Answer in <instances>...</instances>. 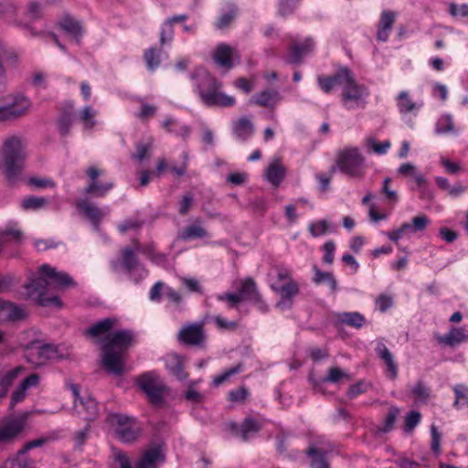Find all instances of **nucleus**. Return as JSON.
Wrapping results in <instances>:
<instances>
[{
  "label": "nucleus",
  "instance_id": "9d476101",
  "mask_svg": "<svg viewBox=\"0 0 468 468\" xmlns=\"http://www.w3.org/2000/svg\"><path fill=\"white\" fill-rule=\"evenodd\" d=\"M177 340L185 346L203 347L207 340L204 322L183 325L177 334Z\"/></svg>",
  "mask_w": 468,
  "mask_h": 468
},
{
  "label": "nucleus",
  "instance_id": "2eb2a0df",
  "mask_svg": "<svg viewBox=\"0 0 468 468\" xmlns=\"http://www.w3.org/2000/svg\"><path fill=\"white\" fill-rule=\"evenodd\" d=\"M62 358L57 346L47 344L32 346L27 354V360L37 366L43 365L48 360Z\"/></svg>",
  "mask_w": 468,
  "mask_h": 468
},
{
  "label": "nucleus",
  "instance_id": "13d9d810",
  "mask_svg": "<svg viewBox=\"0 0 468 468\" xmlns=\"http://www.w3.org/2000/svg\"><path fill=\"white\" fill-rule=\"evenodd\" d=\"M43 14V6L38 2H30L27 5V16L31 20L38 19L42 16Z\"/></svg>",
  "mask_w": 468,
  "mask_h": 468
},
{
  "label": "nucleus",
  "instance_id": "a211bd4d",
  "mask_svg": "<svg viewBox=\"0 0 468 468\" xmlns=\"http://www.w3.org/2000/svg\"><path fill=\"white\" fill-rule=\"evenodd\" d=\"M271 289L281 296V301L277 303V307L284 308L292 305V298L299 293L298 283L290 280L283 283L274 282Z\"/></svg>",
  "mask_w": 468,
  "mask_h": 468
},
{
  "label": "nucleus",
  "instance_id": "4be33fe9",
  "mask_svg": "<svg viewBox=\"0 0 468 468\" xmlns=\"http://www.w3.org/2000/svg\"><path fill=\"white\" fill-rule=\"evenodd\" d=\"M236 58V51L233 48L227 44H219L213 55L215 62L227 70L233 68V58Z\"/></svg>",
  "mask_w": 468,
  "mask_h": 468
},
{
  "label": "nucleus",
  "instance_id": "423d86ee",
  "mask_svg": "<svg viewBox=\"0 0 468 468\" xmlns=\"http://www.w3.org/2000/svg\"><path fill=\"white\" fill-rule=\"evenodd\" d=\"M342 90L341 100L346 109L365 106V99L368 95L367 89L356 82L350 70L347 73V79L345 80Z\"/></svg>",
  "mask_w": 468,
  "mask_h": 468
},
{
  "label": "nucleus",
  "instance_id": "6ab92c4d",
  "mask_svg": "<svg viewBox=\"0 0 468 468\" xmlns=\"http://www.w3.org/2000/svg\"><path fill=\"white\" fill-rule=\"evenodd\" d=\"M161 446L154 445L146 449L137 460L134 468H158L165 462Z\"/></svg>",
  "mask_w": 468,
  "mask_h": 468
},
{
  "label": "nucleus",
  "instance_id": "f257e3e1",
  "mask_svg": "<svg viewBox=\"0 0 468 468\" xmlns=\"http://www.w3.org/2000/svg\"><path fill=\"white\" fill-rule=\"evenodd\" d=\"M39 277L34 278L26 284L27 295L35 300L38 305L48 306L54 304L61 307L62 303L58 296L47 297L48 287L56 289H68L76 286L74 280L64 271H58L48 264H43L38 269Z\"/></svg>",
  "mask_w": 468,
  "mask_h": 468
},
{
  "label": "nucleus",
  "instance_id": "f03ea898",
  "mask_svg": "<svg viewBox=\"0 0 468 468\" xmlns=\"http://www.w3.org/2000/svg\"><path fill=\"white\" fill-rule=\"evenodd\" d=\"M190 79L205 105L208 107H230L235 104V98L222 92L220 90L222 83L205 69L197 68L191 73Z\"/></svg>",
  "mask_w": 468,
  "mask_h": 468
},
{
  "label": "nucleus",
  "instance_id": "dca6fc26",
  "mask_svg": "<svg viewBox=\"0 0 468 468\" xmlns=\"http://www.w3.org/2000/svg\"><path fill=\"white\" fill-rule=\"evenodd\" d=\"M75 205L79 212L90 221L94 229L100 230V225L107 215V211L83 198L78 199Z\"/></svg>",
  "mask_w": 468,
  "mask_h": 468
},
{
  "label": "nucleus",
  "instance_id": "49530a36",
  "mask_svg": "<svg viewBox=\"0 0 468 468\" xmlns=\"http://www.w3.org/2000/svg\"><path fill=\"white\" fill-rule=\"evenodd\" d=\"M122 266L128 271H132L138 264V259L130 248H125L122 250Z\"/></svg>",
  "mask_w": 468,
  "mask_h": 468
},
{
  "label": "nucleus",
  "instance_id": "0eeeda50",
  "mask_svg": "<svg viewBox=\"0 0 468 468\" xmlns=\"http://www.w3.org/2000/svg\"><path fill=\"white\" fill-rule=\"evenodd\" d=\"M108 420L114 428L117 438L124 443L134 441L141 432L136 421L126 415L112 413L109 415Z\"/></svg>",
  "mask_w": 468,
  "mask_h": 468
},
{
  "label": "nucleus",
  "instance_id": "f704fd0d",
  "mask_svg": "<svg viewBox=\"0 0 468 468\" xmlns=\"http://www.w3.org/2000/svg\"><path fill=\"white\" fill-rule=\"evenodd\" d=\"M346 377V374L340 369L339 367H331L329 369L328 375L321 379L320 381H316L312 375L309 377L310 382L313 384L314 390H319L321 383L324 382H331V383H336L338 382L342 378Z\"/></svg>",
  "mask_w": 468,
  "mask_h": 468
},
{
  "label": "nucleus",
  "instance_id": "f3484780",
  "mask_svg": "<svg viewBox=\"0 0 468 468\" xmlns=\"http://www.w3.org/2000/svg\"><path fill=\"white\" fill-rule=\"evenodd\" d=\"M134 335L130 330H118L107 335L102 345H109L112 350H125L133 344Z\"/></svg>",
  "mask_w": 468,
  "mask_h": 468
},
{
  "label": "nucleus",
  "instance_id": "8fccbe9b",
  "mask_svg": "<svg viewBox=\"0 0 468 468\" xmlns=\"http://www.w3.org/2000/svg\"><path fill=\"white\" fill-rule=\"evenodd\" d=\"M144 224V221L139 218H128L118 226V229L120 230V232L125 233L128 230L140 229Z\"/></svg>",
  "mask_w": 468,
  "mask_h": 468
},
{
  "label": "nucleus",
  "instance_id": "a18cd8bd",
  "mask_svg": "<svg viewBox=\"0 0 468 468\" xmlns=\"http://www.w3.org/2000/svg\"><path fill=\"white\" fill-rule=\"evenodd\" d=\"M242 368H243V365L241 363H239L235 367H233L226 370L222 374L215 377L213 379V384L215 386H219V385L223 384L224 382L228 381L230 378V377L241 372Z\"/></svg>",
  "mask_w": 468,
  "mask_h": 468
},
{
  "label": "nucleus",
  "instance_id": "bf43d9fd",
  "mask_svg": "<svg viewBox=\"0 0 468 468\" xmlns=\"http://www.w3.org/2000/svg\"><path fill=\"white\" fill-rule=\"evenodd\" d=\"M152 142L147 144H138L136 146V152L132 155V157L137 161H143L147 157V154L152 150Z\"/></svg>",
  "mask_w": 468,
  "mask_h": 468
},
{
  "label": "nucleus",
  "instance_id": "58836bf2",
  "mask_svg": "<svg viewBox=\"0 0 468 468\" xmlns=\"http://www.w3.org/2000/svg\"><path fill=\"white\" fill-rule=\"evenodd\" d=\"M160 53L161 50H157L155 48H151L145 50L144 58L147 68L150 70H154L159 67L161 63Z\"/></svg>",
  "mask_w": 468,
  "mask_h": 468
},
{
  "label": "nucleus",
  "instance_id": "bb28decb",
  "mask_svg": "<svg viewBox=\"0 0 468 468\" xmlns=\"http://www.w3.org/2000/svg\"><path fill=\"white\" fill-rule=\"evenodd\" d=\"M376 352L386 365L388 378L395 379L398 377V365L394 360L392 353L382 342L378 343Z\"/></svg>",
  "mask_w": 468,
  "mask_h": 468
},
{
  "label": "nucleus",
  "instance_id": "412c9836",
  "mask_svg": "<svg viewBox=\"0 0 468 468\" xmlns=\"http://www.w3.org/2000/svg\"><path fill=\"white\" fill-rule=\"evenodd\" d=\"M396 17L397 13L391 10H384L381 13L377 32V39L378 41L386 42L388 39Z\"/></svg>",
  "mask_w": 468,
  "mask_h": 468
},
{
  "label": "nucleus",
  "instance_id": "052dcab7",
  "mask_svg": "<svg viewBox=\"0 0 468 468\" xmlns=\"http://www.w3.org/2000/svg\"><path fill=\"white\" fill-rule=\"evenodd\" d=\"M300 0H280L279 1V14L282 16H285L289 14H291L297 3L299 2Z\"/></svg>",
  "mask_w": 468,
  "mask_h": 468
},
{
  "label": "nucleus",
  "instance_id": "f8f14e48",
  "mask_svg": "<svg viewBox=\"0 0 468 468\" xmlns=\"http://www.w3.org/2000/svg\"><path fill=\"white\" fill-rule=\"evenodd\" d=\"M101 364L109 372L120 376L124 372V353L122 350H112L109 345H102Z\"/></svg>",
  "mask_w": 468,
  "mask_h": 468
},
{
  "label": "nucleus",
  "instance_id": "de8ad7c7",
  "mask_svg": "<svg viewBox=\"0 0 468 468\" xmlns=\"http://www.w3.org/2000/svg\"><path fill=\"white\" fill-rule=\"evenodd\" d=\"M24 316L25 312L23 309L10 302H7L6 311L5 314V320L17 321L24 318Z\"/></svg>",
  "mask_w": 468,
  "mask_h": 468
},
{
  "label": "nucleus",
  "instance_id": "c85d7f7f",
  "mask_svg": "<svg viewBox=\"0 0 468 468\" xmlns=\"http://www.w3.org/2000/svg\"><path fill=\"white\" fill-rule=\"evenodd\" d=\"M208 236L207 229L202 226L200 218L195 219L190 225L186 226L178 233V239L190 240L195 239H203Z\"/></svg>",
  "mask_w": 468,
  "mask_h": 468
},
{
  "label": "nucleus",
  "instance_id": "20e7f679",
  "mask_svg": "<svg viewBox=\"0 0 468 468\" xmlns=\"http://www.w3.org/2000/svg\"><path fill=\"white\" fill-rule=\"evenodd\" d=\"M5 104L0 105V122L20 119L30 112L32 102L21 94H10L3 98Z\"/></svg>",
  "mask_w": 468,
  "mask_h": 468
},
{
  "label": "nucleus",
  "instance_id": "603ef678",
  "mask_svg": "<svg viewBox=\"0 0 468 468\" xmlns=\"http://www.w3.org/2000/svg\"><path fill=\"white\" fill-rule=\"evenodd\" d=\"M454 130V123L452 121V116L445 115L442 116L436 126V133H447L450 132H453Z\"/></svg>",
  "mask_w": 468,
  "mask_h": 468
},
{
  "label": "nucleus",
  "instance_id": "72a5a7b5",
  "mask_svg": "<svg viewBox=\"0 0 468 468\" xmlns=\"http://www.w3.org/2000/svg\"><path fill=\"white\" fill-rule=\"evenodd\" d=\"M117 319L113 317L104 318L87 330V334L90 336H100L106 333H109L116 324Z\"/></svg>",
  "mask_w": 468,
  "mask_h": 468
},
{
  "label": "nucleus",
  "instance_id": "c756f323",
  "mask_svg": "<svg viewBox=\"0 0 468 468\" xmlns=\"http://www.w3.org/2000/svg\"><path fill=\"white\" fill-rule=\"evenodd\" d=\"M280 101L281 96L279 91L276 90L268 89L254 95L250 99V103H254L262 107H271L273 109Z\"/></svg>",
  "mask_w": 468,
  "mask_h": 468
},
{
  "label": "nucleus",
  "instance_id": "37998d69",
  "mask_svg": "<svg viewBox=\"0 0 468 468\" xmlns=\"http://www.w3.org/2000/svg\"><path fill=\"white\" fill-rule=\"evenodd\" d=\"M22 370H23V367H16V368H13V369L7 371L5 374H4L0 378V385L5 388L4 392L1 396L5 395L7 388L18 377V375L22 372Z\"/></svg>",
  "mask_w": 468,
  "mask_h": 468
},
{
  "label": "nucleus",
  "instance_id": "7ed1b4c3",
  "mask_svg": "<svg viewBox=\"0 0 468 468\" xmlns=\"http://www.w3.org/2000/svg\"><path fill=\"white\" fill-rule=\"evenodd\" d=\"M25 158L24 146L20 137L9 136L3 144L0 151V169L8 177L17 175Z\"/></svg>",
  "mask_w": 468,
  "mask_h": 468
},
{
  "label": "nucleus",
  "instance_id": "6e6d98bb",
  "mask_svg": "<svg viewBox=\"0 0 468 468\" xmlns=\"http://www.w3.org/2000/svg\"><path fill=\"white\" fill-rule=\"evenodd\" d=\"M309 230H310V233L312 234V236L319 237L327 232L328 223L326 220H324V219L313 222L309 226Z\"/></svg>",
  "mask_w": 468,
  "mask_h": 468
},
{
  "label": "nucleus",
  "instance_id": "cd10ccee",
  "mask_svg": "<svg viewBox=\"0 0 468 468\" xmlns=\"http://www.w3.org/2000/svg\"><path fill=\"white\" fill-rule=\"evenodd\" d=\"M232 132L239 141L249 140L254 133V125L246 116L240 117L232 123Z\"/></svg>",
  "mask_w": 468,
  "mask_h": 468
},
{
  "label": "nucleus",
  "instance_id": "c9c22d12",
  "mask_svg": "<svg viewBox=\"0 0 468 468\" xmlns=\"http://www.w3.org/2000/svg\"><path fill=\"white\" fill-rule=\"evenodd\" d=\"M97 111L91 106H85L79 113V119L82 122L84 129L91 130L96 125L95 117Z\"/></svg>",
  "mask_w": 468,
  "mask_h": 468
},
{
  "label": "nucleus",
  "instance_id": "c03bdc74",
  "mask_svg": "<svg viewBox=\"0 0 468 468\" xmlns=\"http://www.w3.org/2000/svg\"><path fill=\"white\" fill-rule=\"evenodd\" d=\"M314 281L316 283L327 282L330 285L332 291L335 292L336 290L337 282L331 272L322 271L318 269H315Z\"/></svg>",
  "mask_w": 468,
  "mask_h": 468
},
{
  "label": "nucleus",
  "instance_id": "79ce46f5",
  "mask_svg": "<svg viewBox=\"0 0 468 468\" xmlns=\"http://www.w3.org/2000/svg\"><path fill=\"white\" fill-rule=\"evenodd\" d=\"M398 107L401 113H408L416 108V104L411 101L407 91H401L398 96Z\"/></svg>",
  "mask_w": 468,
  "mask_h": 468
},
{
  "label": "nucleus",
  "instance_id": "680f3d73",
  "mask_svg": "<svg viewBox=\"0 0 468 468\" xmlns=\"http://www.w3.org/2000/svg\"><path fill=\"white\" fill-rule=\"evenodd\" d=\"M411 223L414 232L423 231L430 224V219L426 215L421 214L414 217Z\"/></svg>",
  "mask_w": 468,
  "mask_h": 468
},
{
  "label": "nucleus",
  "instance_id": "a19ab883",
  "mask_svg": "<svg viewBox=\"0 0 468 468\" xmlns=\"http://www.w3.org/2000/svg\"><path fill=\"white\" fill-rule=\"evenodd\" d=\"M238 10L235 6H231L226 13L222 14L217 23L216 27L218 29H225L230 26L237 16Z\"/></svg>",
  "mask_w": 468,
  "mask_h": 468
},
{
  "label": "nucleus",
  "instance_id": "7c9ffc66",
  "mask_svg": "<svg viewBox=\"0 0 468 468\" xmlns=\"http://www.w3.org/2000/svg\"><path fill=\"white\" fill-rule=\"evenodd\" d=\"M75 409L87 420H92L98 416V406L90 396H86L80 402L75 403Z\"/></svg>",
  "mask_w": 468,
  "mask_h": 468
},
{
  "label": "nucleus",
  "instance_id": "2f4dec72",
  "mask_svg": "<svg viewBox=\"0 0 468 468\" xmlns=\"http://www.w3.org/2000/svg\"><path fill=\"white\" fill-rule=\"evenodd\" d=\"M285 168L279 159L273 160L265 171L266 179L274 186H280L285 176Z\"/></svg>",
  "mask_w": 468,
  "mask_h": 468
},
{
  "label": "nucleus",
  "instance_id": "4468645a",
  "mask_svg": "<svg viewBox=\"0 0 468 468\" xmlns=\"http://www.w3.org/2000/svg\"><path fill=\"white\" fill-rule=\"evenodd\" d=\"M238 292L242 302H251L261 311H267V304L263 301L260 292L258 291L257 284L251 277H247L240 281V286Z\"/></svg>",
  "mask_w": 468,
  "mask_h": 468
},
{
  "label": "nucleus",
  "instance_id": "864d4df0",
  "mask_svg": "<svg viewBox=\"0 0 468 468\" xmlns=\"http://www.w3.org/2000/svg\"><path fill=\"white\" fill-rule=\"evenodd\" d=\"M421 415L419 411L412 410L405 417L404 431L406 432L411 431L420 421Z\"/></svg>",
  "mask_w": 468,
  "mask_h": 468
},
{
  "label": "nucleus",
  "instance_id": "4c0bfd02",
  "mask_svg": "<svg viewBox=\"0 0 468 468\" xmlns=\"http://www.w3.org/2000/svg\"><path fill=\"white\" fill-rule=\"evenodd\" d=\"M136 101L141 103L140 111L135 113V116L139 120L145 122L157 112V107L155 105L145 102L142 98H136Z\"/></svg>",
  "mask_w": 468,
  "mask_h": 468
},
{
  "label": "nucleus",
  "instance_id": "0e129e2a",
  "mask_svg": "<svg viewBox=\"0 0 468 468\" xmlns=\"http://www.w3.org/2000/svg\"><path fill=\"white\" fill-rule=\"evenodd\" d=\"M390 182L391 179L389 177H386L383 181V186L381 191L382 194L385 195V197L388 202L396 203L398 201V194L396 191L390 189Z\"/></svg>",
  "mask_w": 468,
  "mask_h": 468
},
{
  "label": "nucleus",
  "instance_id": "774afa93",
  "mask_svg": "<svg viewBox=\"0 0 468 468\" xmlns=\"http://www.w3.org/2000/svg\"><path fill=\"white\" fill-rule=\"evenodd\" d=\"M218 300L228 302L231 307H237L242 301L239 292H228L218 296Z\"/></svg>",
  "mask_w": 468,
  "mask_h": 468
},
{
  "label": "nucleus",
  "instance_id": "e433bc0d",
  "mask_svg": "<svg viewBox=\"0 0 468 468\" xmlns=\"http://www.w3.org/2000/svg\"><path fill=\"white\" fill-rule=\"evenodd\" d=\"M60 27L76 38L81 36V27L80 23L69 16H65L61 20Z\"/></svg>",
  "mask_w": 468,
  "mask_h": 468
},
{
  "label": "nucleus",
  "instance_id": "5fc2aeb1",
  "mask_svg": "<svg viewBox=\"0 0 468 468\" xmlns=\"http://www.w3.org/2000/svg\"><path fill=\"white\" fill-rule=\"evenodd\" d=\"M414 398L420 401L425 402L429 398V388L422 381H419L412 388Z\"/></svg>",
  "mask_w": 468,
  "mask_h": 468
},
{
  "label": "nucleus",
  "instance_id": "5701e85b",
  "mask_svg": "<svg viewBox=\"0 0 468 468\" xmlns=\"http://www.w3.org/2000/svg\"><path fill=\"white\" fill-rule=\"evenodd\" d=\"M435 339L441 345L454 346L468 340V331L462 327H452L444 335H435Z\"/></svg>",
  "mask_w": 468,
  "mask_h": 468
},
{
  "label": "nucleus",
  "instance_id": "473e14b6",
  "mask_svg": "<svg viewBox=\"0 0 468 468\" xmlns=\"http://www.w3.org/2000/svg\"><path fill=\"white\" fill-rule=\"evenodd\" d=\"M337 321L356 329L361 328L366 324L364 315L357 312L341 313L337 315Z\"/></svg>",
  "mask_w": 468,
  "mask_h": 468
},
{
  "label": "nucleus",
  "instance_id": "338daca9",
  "mask_svg": "<svg viewBox=\"0 0 468 468\" xmlns=\"http://www.w3.org/2000/svg\"><path fill=\"white\" fill-rule=\"evenodd\" d=\"M449 13L454 17H456V16L466 17V16H468V5L463 4L461 5H458L454 3H451L449 5Z\"/></svg>",
  "mask_w": 468,
  "mask_h": 468
},
{
  "label": "nucleus",
  "instance_id": "1a4fd4ad",
  "mask_svg": "<svg viewBox=\"0 0 468 468\" xmlns=\"http://www.w3.org/2000/svg\"><path fill=\"white\" fill-rule=\"evenodd\" d=\"M139 388L146 394L151 404L160 406L163 404L165 386L152 374L146 373L137 379Z\"/></svg>",
  "mask_w": 468,
  "mask_h": 468
},
{
  "label": "nucleus",
  "instance_id": "4d7b16f0",
  "mask_svg": "<svg viewBox=\"0 0 468 468\" xmlns=\"http://www.w3.org/2000/svg\"><path fill=\"white\" fill-rule=\"evenodd\" d=\"M399 413V410L398 408H396V407L389 408L388 415L384 421V427L381 429V431L383 432H387L393 428Z\"/></svg>",
  "mask_w": 468,
  "mask_h": 468
},
{
  "label": "nucleus",
  "instance_id": "69168bd1",
  "mask_svg": "<svg viewBox=\"0 0 468 468\" xmlns=\"http://www.w3.org/2000/svg\"><path fill=\"white\" fill-rule=\"evenodd\" d=\"M249 395L246 388L240 387L229 393V399L232 402H243Z\"/></svg>",
  "mask_w": 468,
  "mask_h": 468
},
{
  "label": "nucleus",
  "instance_id": "e2e57ef3",
  "mask_svg": "<svg viewBox=\"0 0 468 468\" xmlns=\"http://www.w3.org/2000/svg\"><path fill=\"white\" fill-rule=\"evenodd\" d=\"M10 463V468H33L31 462L26 458L24 455L19 456L18 453L16 456L5 463Z\"/></svg>",
  "mask_w": 468,
  "mask_h": 468
},
{
  "label": "nucleus",
  "instance_id": "a878e982",
  "mask_svg": "<svg viewBox=\"0 0 468 468\" xmlns=\"http://www.w3.org/2000/svg\"><path fill=\"white\" fill-rule=\"evenodd\" d=\"M74 105L71 102L66 103L60 110L57 121V127L61 136H67L69 133L73 123Z\"/></svg>",
  "mask_w": 468,
  "mask_h": 468
},
{
  "label": "nucleus",
  "instance_id": "6e6552de",
  "mask_svg": "<svg viewBox=\"0 0 468 468\" xmlns=\"http://www.w3.org/2000/svg\"><path fill=\"white\" fill-rule=\"evenodd\" d=\"M365 158L357 148H346L341 151L336 159L339 169L355 177H363Z\"/></svg>",
  "mask_w": 468,
  "mask_h": 468
},
{
  "label": "nucleus",
  "instance_id": "ea45409f",
  "mask_svg": "<svg viewBox=\"0 0 468 468\" xmlns=\"http://www.w3.org/2000/svg\"><path fill=\"white\" fill-rule=\"evenodd\" d=\"M455 393V400L453 406L460 408L468 405V387L458 384L453 388Z\"/></svg>",
  "mask_w": 468,
  "mask_h": 468
},
{
  "label": "nucleus",
  "instance_id": "b1692460",
  "mask_svg": "<svg viewBox=\"0 0 468 468\" xmlns=\"http://www.w3.org/2000/svg\"><path fill=\"white\" fill-rule=\"evenodd\" d=\"M230 429L236 435L240 436L243 441H247L250 436L256 434L261 429V425L253 418H246L240 425L231 423Z\"/></svg>",
  "mask_w": 468,
  "mask_h": 468
},
{
  "label": "nucleus",
  "instance_id": "39448f33",
  "mask_svg": "<svg viewBox=\"0 0 468 468\" xmlns=\"http://www.w3.org/2000/svg\"><path fill=\"white\" fill-rule=\"evenodd\" d=\"M29 414L8 415L0 421V441L10 443L18 439L26 431Z\"/></svg>",
  "mask_w": 468,
  "mask_h": 468
},
{
  "label": "nucleus",
  "instance_id": "9b49d317",
  "mask_svg": "<svg viewBox=\"0 0 468 468\" xmlns=\"http://www.w3.org/2000/svg\"><path fill=\"white\" fill-rule=\"evenodd\" d=\"M332 451V444L324 439L311 441L305 451V454L310 459L311 468H330L326 456Z\"/></svg>",
  "mask_w": 468,
  "mask_h": 468
},
{
  "label": "nucleus",
  "instance_id": "ddd939ff",
  "mask_svg": "<svg viewBox=\"0 0 468 468\" xmlns=\"http://www.w3.org/2000/svg\"><path fill=\"white\" fill-rule=\"evenodd\" d=\"M86 174L90 178V184L85 187L84 194L90 195L96 197H104L110 190L112 189L114 184L112 181L100 182L98 177L104 174L103 170L96 166H90L86 170Z\"/></svg>",
  "mask_w": 468,
  "mask_h": 468
},
{
  "label": "nucleus",
  "instance_id": "393cba45",
  "mask_svg": "<svg viewBox=\"0 0 468 468\" xmlns=\"http://www.w3.org/2000/svg\"><path fill=\"white\" fill-rule=\"evenodd\" d=\"M348 71L349 69L347 68H341L333 76H320L318 77V84L325 93H329L335 86H341L343 88L345 80L347 79Z\"/></svg>",
  "mask_w": 468,
  "mask_h": 468
},
{
  "label": "nucleus",
  "instance_id": "3c124183",
  "mask_svg": "<svg viewBox=\"0 0 468 468\" xmlns=\"http://www.w3.org/2000/svg\"><path fill=\"white\" fill-rule=\"evenodd\" d=\"M367 145L373 150L374 153L378 154H384L390 147L389 141H384L382 143H378L377 140L373 137H369L366 141Z\"/></svg>",
  "mask_w": 468,
  "mask_h": 468
},
{
  "label": "nucleus",
  "instance_id": "09e8293b",
  "mask_svg": "<svg viewBox=\"0 0 468 468\" xmlns=\"http://www.w3.org/2000/svg\"><path fill=\"white\" fill-rule=\"evenodd\" d=\"M47 203L48 200L45 197H28L23 199L21 206L26 210L38 209L45 206Z\"/></svg>",
  "mask_w": 468,
  "mask_h": 468
},
{
  "label": "nucleus",
  "instance_id": "aec40b11",
  "mask_svg": "<svg viewBox=\"0 0 468 468\" xmlns=\"http://www.w3.org/2000/svg\"><path fill=\"white\" fill-rule=\"evenodd\" d=\"M314 46V40L310 37L305 38L303 42L292 41L287 61L293 65L300 64L303 58L313 50Z\"/></svg>",
  "mask_w": 468,
  "mask_h": 468
}]
</instances>
